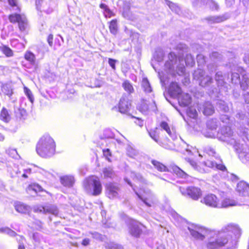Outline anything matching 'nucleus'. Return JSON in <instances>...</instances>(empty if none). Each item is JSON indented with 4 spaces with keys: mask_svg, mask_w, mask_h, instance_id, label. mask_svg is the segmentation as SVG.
Returning a JSON list of instances; mask_svg holds the SVG:
<instances>
[{
    "mask_svg": "<svg viewBox=\"0 0 249 249\" xmlns=\"http://www.w3.org/2000/svg\"><path fill=\"white\" fill-rule=\"evenodd\" d=\"M241 234L242 231L238 225L232 223L224 226L220 231L210 230L207 247L209 249H216L227 244H229L230 247H235Z\"/></svg>",
    "mask_w": 249,
    "mask_h": 249,
    "instance_id": "1",
    "label": "nucleus"
},
{
    "mask_svg": "<svg viewBox=\"0 0 249 249\" xmlns=\"http://www.w3.org/2000/svg\"><path fill=\"white\" fill-rule=\"evenodd\" d=\"M135 177L136 179L142 184L139 191H137V189L133 186L128 179L125 178V181L132 187L135 194L147 207H152L157 201L156 196L150 190L143 188V185H148L149 183L140 174H135Z\"/></svg>",
    "mask_w": 249,
    "mask_h": 249,
    "instance_id": "2",
    "label": "nucleus"
},
{
    "mask_svg": "<svg viewBox=\"0 0 249 249\" xmlns=\"http://www.w3.org/2000/svg\"><path fill=\"white\" fill-rule=\"evenodd\" d=\"M37 153L41 157L50 158L54 154L55 143L53 139L48 135H44L38 141L36 146Z\"/></svg>",
    "mask_w": 249,
    "mask_h": 249,
    "instance_id": "3",
    "label": "nucleus"
},
{
    "mask_svg": "<svg viewBox=\"0 0 249 249\" xmlns=\"http://www.w3.org/2000/svg\"><path fill=\"white\" fill-rule=\"evenodd\" d=\"M169 61L166 62L165 67L167 72L171 74H175L176 72L181 75L184 73L185 68L184 65V60L182 57H177L174 53H170L168 55Z\"/></svg>",
    "mask_w": 249,
    "mask_h": 249,
    "instance_id": "4",
    "label": "nucleus"
},
{
    "mask_svg": "<svg viewBox=\"0 0 249 249\" xmlns=\"http://www.w3.org/2000/svg\"><path fill=\"white\" fill-rule=\"evenodd\" d=\"M204 151L208 155L211 156V160H208L202 163V165L206 167L212 168L213 169H217L221 171H225L226 168L222 163V161L221 160L218 154H217L215 150L210 147L206 146L204 148Z\"/></svg>",
    "mask_w": 249,
    "mask_h": 249,
    "instance_id": "5",
    "label": "nucleus"
},
{
    "mask_svg": "<svg viewBox=\"0 0 249 249\" xmlns=\"http://www.w3.org/2000/svg\"><path fill=\"white\" fill-rule=\"evenodd\" d=\"M9 5L12 7V10L15 11V14H11L9 16V19L12 23H18V27L21 31L25 30L28 26L26 18L24 15L18 14L17 13L20 11V8L18 3V0H8Z\"/></svg>",
    "mask_w": 249,
    "mask_h": 249,
    "instance_id": "6",
    "label": "nucleus"
},
{
    "mask_svg": "<svg viewBox=\"0 0 249 249\" xmlns=\"http://www.w3.org/2000/svg\"><path fill=\"white\" fill-rule=\"evenodd\" d=\"M194 76L199 80V84L202 87L208 90L210 92L213 93L216 89L214 88V81L212 77L201 69H198L194 73Z\"/></svg>",
    "mask_w": 249,
    "mask_h": 249,
    "instance_id": "7",
    "label": "nucleus"
},
{
    "mask_svg": "<svg viewBox=\"0 0 249 249\" xmlns=\"http://www.w3.org/2000/svg\"><path fill=\"white\" fill-rule=\"evenodd\" d=\"M84 187L87 193L97 196L102 192V187L99 178L95 176L87 178L84 182Z\"/></svg>",
    "mask_w": 249,
    "mask_h": 249,
    "instance_id": "8",
    "label": "nucleus"
},
{
    "mask_svg": "<svg viewBox=\"0 0 249 249\" xmlns=\"http://www.w3.org/2000/svg\"><path fill=\"white\" fill-rule=\"evenodd\" d=\"M218 139L223 142L233 143L236 142V134L234 133L231 128L229 126L222 127L217 132Z\"/></svg>",
    "mask_w": 249,
    "mask_h": 249,
    "instance_id": "9",
    "label": "nucleus"
},
{
    "mask_svg": "<svg viewBox=\"0 0 249 249\" xmlns=\"http://www.w3.org/2000/svg\"><path fill=\"white\" fill-rule=\"evenodd\" d=\"M179 190L182 195L188 196L194 200H197L202 196L201 189L195 186H189L186 188L181 187Z\"/></svg>",
    "mask_w": 249,
    "mask_h": 249,
    "instance_id": "10",
    "label": "nucleus"
},
{
    "mask_svg": "<svg viewBox=\"0 0 249 249\" xmlns=\"http://www.w3.org/2000/svg\"><path fill=\"white\" fill-rule=\"evenodd\" d=\"M191 235L194 238L200 240L204 239L205 236H208L210 230L197 225H192L188 227Z\"/></svg>",
    "mask_w": 249,
    "mask_h": 249,
    "instance_id": "11",
    "label": "nucleus"
},
{
    "mask_svg": "<svg viewBox=\"0 0 249 249\" xmlns=\"http://www.w3.org/2000/svg\"><path fill=\"white\" fill-rule=\"evenodd\" d=\"M129 229V232L135 237H139L142 231V228L144 226L140 223L133 219L129 218L127 221Z\"/></svg>",
    "mask_w": 249,
    "mask_h": 249,
    "instance_id": "12",
    "label": "nucleus"
},
{
    "mask_svg": "<svg viewBox=\"0 0 249 249\" xmlns=\"http://www.w3.org/2000/svg\"><path fill=\"white\" fill-rule=\"evenodd\" d=\"M107 195L110 199L118 198L121 194L120 188L115 183H109L107 184Z\"/></svg>",
    "mask_w": 249,
    "mask_h": 249,
    "instance_id": "13",
    "label": "nucleus"
},
{
    "mask_svg": "<svg viewBox=\"0 0 249 249\" xmlns=\"http://www.w3.org/2000/svg\"><path fill=\"white\" fill-rule=\"evenodd\" d=\"M201 202L207 206L213 208H219V201L217 196L212 194L205 196Z\"/></svg>",
    "mask_w": 249,
    "mask_h": 249,
    "instance_id": "14",
    "label": "nucleus"
},
{
    "mask_svg": "<svg viewBox=\"0 0 249 249\" xmlns=\"http://www.w3.org/2000/svg\"><path fill=\"white\" fill-rule=\"evenodd\" d=\"M35 211L37 213H43L44 214H52L56 216L58 214V210L54 205H49L46 206H39L35 209Z\"/></svg>",
    "mask_w": 249,
    "mask_h": 249,
    "instance_id": "15",
    "label": "nucleus"
},
{
    "mask_svg": "<svg viewBox=\"0 0 249 249\" xmlns=\"http://www.w3.org/2000/svg\"><path fill=\"white\" fill-rule=\"evenodd\" d=\"M131 104V101L126 95H123L119 104V109L120 112L126 113L130 110Z\"/></svg>",
    "mask_w": 249,
    "mask_h": 249,
    "instance_id": "16",
    "label": "nucleus"
},
{
    "mask_svg": "<svg viewBox=\"0 0 249 249\" xmlns=\"http://www.w3.org/2000/svg\"><path fill=\"white\" fill-rule=\"evenodd\" d=\"M230 17V14L225 13L222 15L209 16L205 18V20L209 24L219 23L226 20Z\"/></svg>",
    "mask_w": 249,
    "mask_h": 249,
    "instance_id": "17",
    "label": "nucleus"
},
{
    "mask_svg": "<svg viewBox=\"0 0 249 249\" xmlns=\"http://www.w3.org/2000/svg\"><path fill=\"white\" fill-rule=\"evenodd\" d=\"M236 191L240 196H249V184L244 181H240L237 184Z\"/></svg>",
    "mask_w": 249,
    "mask_h": 249,
    "instance_id": "18",
    "label": "nucleus"
},
{
    "mask_svg": "<svg viewBox=\"0 0 249 249\" xmlns=\"http://www.w3.org/2000/svg\"><path fill=\"white\" fill-rule=\"evenodd\" d=\"M0 232L5 233L11 237H16L18 245L24 244L25 242V239L22 236L18 235L16 232L8 228H0Z\"/></svg>",
    "mask_w": 249,
    "mask_h": 249,
    "instance_id": "19",
    "label": "nucleus"
},
{
    "mask_svg": "<svg viewBox=\"0 0 249 249\" xmlns=\"http://www.w3.org/2000/svg\"><path fill=\"white\" fill-rule=\"evenodd\" d=\"M169 92L172 97L176 98L182 93V91L177 83L172 82L170 84Z\"/></svg>",
    "mask_w": 249,
    "mask_h": 249,
    "instance_id": "20",
    "label": "nucleus"
},
{
    "mask_svg": "<svg viewBox=\"0 0 249 249\" xmlns=\"http://www.w3.org/2000/svg\"><path fill=\"white\" fill-rule=\"evenodd\" d=\"M160 127L162 130H164L167 132L172 139L174 140L177 139V135L175 130L173 128L171 129L167 123L162 121L160 123Z\"/></svg>",
    "mask_w": 249,
    "mask_h": 249,
    "instance_id": "21",
    "label": "nucleus"
},
{
    "mask_svg": "<svg viewBox=\"0 0 249 249\" xmlns=\"http://www.w3.org/2000/svg\"><path fill=\"white\" fill-rule=\"evenodd\" d=\"M200 111L206 116L211 115L214 112V108L210 102H206L201 106L199 107Z\"/></svg>",
    "mask_w": 249,
    "mask_h": 249,
    "instance_id": "22",
    "label": "nucleus"
},
{
    "mask_svg": "<svg viewBox=\"0 0 249 249\" xmlns=\"http://www.w3.org/2000/svg\"><path fill=\"white\" fill-rule=\"evenodd\" d=\"M180 106L187 107L191 102V97L188 93H181L178 97Z\"/></svg>",
    "mask_w": 249,
    "mask_h": 249,
    "instance_id": "23",
    "label": "nucleus"
},
{
    "mask_svg": "<svg viewBox=\"0 0 249 249\" xmlns=\"http://www.w3.org/2000/svg\"><path fill=\"white\" fill-rule=\"evenodd\" d=\"M60 182L64 186L71 187L74 183V178L72 176L66 175L60 178Z\"/></svg>",
    "mask_w": 249,
    "mask_h": 249,
    "instance_id": "24",
    "label": "nucleus"
},
{
    "mask_svg": "<svg viewBox=\"0 0 249 249\" xmlns=\"http://www.w3.org/2000/svg\"><path fill=\"white\" fill-rule=\"evenodd\" d=\"M238 205V202L235 200L226 197L224 198L221 203L219 202V208H227Z\"/></svg>",
    "mask_w": 249,
    "mask_h": 249,
    "instance_id": "25",
    "label": "nucleus"
},
{
    "mask_svg": "<svg viewBox=\"0 0 249 249\" xmlns=\"http://www.w3.org/2000/svg\"><path fill=\"white\" fill-rule=\"evenodd\" d=\"M238 157L243 163L249 161V149L247 147L243 148L238 152Z\"/></svg>",
    "mask_w": 249,
    "mask_h": 249,
    "instance_id": "26",
    "label": "nucleus"
},
{
    "mask_svg": "<svg viewBox=\"0 0 249 249\" xmlns=\"http://www.w3.org/2000/svg\"><path fill=\"white\" fill-rule=\"evenodd\" d=\"M17 212L22 213H27L30 211V207L20 202L16 203L15 206Z\"/></svg>",
    "mask_w": 249,
    "mask_h": 249,
    "instance_id": "27",
    "label": "nucleus"
},
{
    "mask_svg": "<svg viewBox=\"0 0 249 249\" xmlns=\"http://www.w3.org/2000/svg\"><path fill=\"white\" fill-rule=\"evenodd\" d=\"M237 71L238 72H231V81L232 83H234L235 84H237L239 82H240V76L238 72L240 73L241 74L243 75V74H244L243 73L244 72V70L240 67H237Z\"/></svg>",
    "mask_w": 249,
    "mask_h": 249,
    "instance_id": "28",
    "label": "nucleus"
},
{
    "mask_svg": "<svg viewBox=\"0 0 249 249\" xmlns=\"http://www.w3.org/2000/svg\"><path fill=\"white\" fill-rule=\"evenodd\" d=\"M186 160L195 170L201 173L207 172V170L205 169L203 167H201V166L197 165L196 162L195 160L189 158L186 159Z\"/></svg>",
    "mask_w": 249,
    "mask_h": 249,
    "instance_id": "29",
    "label": "nucleus"
},
{
    "mask_svg": "<svg viewBox=\"0 0 249 249\" xmlns=\"http://www.w3.org/2000/svg\"><path fill=\"white\" fill-rule=\"evenodd\" d=\"M235 117L236 119L239 120L240 123L243 125L249 126V120L245 114L238 112L236 114Z\"/></svg>",
    "mask_w": 249,
    "mask_h": 249,
    "instance_id": "30",
    "label": "nucleus"
},
{
    "mask_svg": "<svg viewBox=\"0 0 249 249\" xmlns=\"http://www.w3.org/2000/svg\"><path fill=\"white\" fill-rule=\"evenodd\" d=\"M11 117L7 109L3 107L0 111V119L4 122L8 123Z\"/></svg>",
    "mask_w": 249,
    "mask_h": 249,
    "instance_id": "31",
    "label": "nucleus"
},
{
    "mask_svg": "<svg viewBox=\"0 0 249 249\" xmlns=\"http://www.w3.org/2000/svg\"><path fill=\"white\" fill-rule=\"evenodd\" d=\"M219 125V122L216 119H212L208 121L207 128L211 130H215Z\"/></svg>",
    "mask_w": 249,
    "mask_h": 249,
    "instance_id": "32",
    "label": "nucleus"
},
{
    "mask_svg": "<svg viewBox=\"0 0 249 249\" xmlns=\"http://www.w3.org/2000/svg\"><path fill=\"white\" fill-rule=\"evenodd\" d=\"M1 90L4 94L9 97H11L13 94V89L10 84H3L1 86Z\"/></svg>",
    "mask_w": 249,
    "mask_h": 249,
    "instance_id": "33",
    "label": "nucleus"
},
{
    "mask_svg": "<svg viewBox=\"0 0 249 249\" xmlns=\"http://www.w3.org/2000/svg\"><path fill=\"white\" fill-rule=\"evenodd\" d=\"M151 163L154 167L160 172H165L167 170V167L164 165L157 160H152Z\"/></svg>",
    "mask_w": 249,
    "mask_h": 249,
    "instance_id": "34",
    "label": "nucleus"
},
{
    "mask_svg": "<svg viewBox=\"0 0 249 249\" xmlns=\"http://www.w3.org/2000/svg\"><path fill=\"white\" fill-rule=\"evenodd\" d=\"M158 128L154 129H151L148 131V134L150 137L158 144H160V142L159 141V136L157 132Z\"/></svg>",
    "mask_w": 249,
    "mask_h": 249,
    "instance_id": "35",
    "label": "nucleus"
},
{
    "mask_svg": "<svg viewBox=\"0 0 249 249\" xmlns=\"http://www.w3.org/2000/svg\"><path fill=\"white\" fill-rule=\"evenodd\" d=\"M215 79L218 87L223 86L225 84L224 75L221 71H218L216 73Z\"/></svg>",
    "mask_w": 249,
    "mask_h": 249,
    "instance_id": "36",
    "label": "nucleus"
},
{
    "mask_svg": "<svg viewBox=\"0 0 249 249\" xmlns=\"http://www.w3.org/2000/svg\"><path fill=\"white\" fill-rule=\"evenodd\" d=\"M164 56L163 51L160 48L157 49L154 53V57L158 62H161Z\"/></svg>",
    "mask_w": 249,
    "mask_h": 249,
    "instance_id": "37",
    "label": "nucleus"
},
{
    "mask_svg": "<svg viewBox=\"0 0 249 249\" xmlns=\"http://www.w3.org/2000/svg\"><path fill=\"white\" fill-rule=\"evenodd\" d=\"M173 171L178 177L185 178L188 175L184 171L177 166L173 167Z\"/></svg>",
    "mask_w": 249,
    "mask_h": 249,
    "instance_id": "38",
    "label": "nucleus"
},
{
    "mask_svg": "<svg viewBox=\"0 0 249 249\" xmlns=\"http://www.w3.org/2000/svg\"><path fill=\"white\" fill-rule=\"evenodd\" d=\"M240 87L245 92L248 89L249 81V78L246 74H243V79L241 82H240Z\"/></svg>",
    "mask_w": 249,
    "mask_h": 249,
    "instance_id": "39",
    "label": "nucleus"
},
{
    "mask_svg": "<svg viewBox=\"0 0 249 249\" xmlns=\"http://www.w3.org/2000/svg\"><path fill=\"white\" fill-rule=\"evenodd\" d=\"M142 85L145 92L150 93L152 91L150 84L146 78H144L142 79Z\"/></svg>",
    "mask_w": 249,
    "mask_h": 249,
    "instance_id": "40",
    "label": "nucleus"
},
{
    "mask_svg": "<svg viewBox=\"0 0 249 249\" xmlns=\"http://www.w3.org/2000/svg\"><path fill=\"white\" fill-rule=\"evenodd\" d=\"M109 31L111 34L115 35L118 31L117 21L116 19H113L110 22Z\"/></svg>",
    "mask_w": 249,
    "mask_h": 249,
    "instance_id": "41",
    "label": "nucleus"
},
{
    "mask_svg": "<svg viewBox=\"0 0 249 249\" xmlns=\"http://www.w3.org/2000/svg\"><path fill=\"white\" fill-rule=\"evenodd\" d=\"M217 107L221 111L227 112L229 110V108L226 103L223 100H219L217 103Z\"/></svg>",
    "mask_w": 249,
    "mask_h": 249,
    "instance_id": "42",
    "label": "nucleus"
},
{
    "mask_svg": "<svg viewBox=\"0 0 249 249\" xmlns=\"http://www.w3.org/2000/svg\"><path fill=\"white\" fill-rule=\"evenodd\" d=\"M122 86L124 89L129 94L133 92V87L129 81L125 80L123 83Z\"/></svg>",
    "mask_w": 249,
    "mask_h": 249,
    "instance_id": "43",
    "label": "nucleus"
},
{
    "mask_svg": "<svg viewBox=\"0 0 249 249\" xmlns=\"http://www.w3.org/2000/svg\"><path fill=\"white\" fill-rule=\"evenodd\" d=\"M26 60L28 61L31 64L34 65L36 62L35 54L31 52H27L24 55Z\"/></svg>",
    "mask_w": 249,
    "mask_h": 249,
    "instance_id": "44",
    "label": "nucleus"
},
{
    "mask_svg": "<svg viewBox=\"0 0 249 249\" xmlns=\"http://www.w3.org/2000/svg\"><path fill=\"white\" fill-rule=\"evenodd\" d=\"M42 2V0H36V3L37 10L40 11H43L46 12L47 14L51 13L53 11L52 9L49 8L46 9L44 5L43 6L42 8H41V6Z\"/></svg>",
    "mask_w": 249,
    "mask_h": 249,
    "instance_id": "45",
    "label": "nucleus"
},
{
    "mask_svg": "<svg viewBox=\"0 0 249 249\" xmlns=\"http://www.w3.org/2000/svg\"><path fill=\"white\" fill-rule=\"evenodd\" d=\"M103 172L105 178H112L114 176V172L111 167L104 168Z\"/></svg>",
    "mask_w": 249,
    "mask_h": 249,
    "instance_id": "46",
    "label": "nucleus"
},
{
    "mask_svg": "<svg viewBox=\"0 0 249 249\" xmlns=\"http://www.w3.org/2000/svg\"><path fill=\"white\" fill-rule=\"evenodd\" d=\"M0 50L7 57L13 56V53L12 50L6 46L0 47Z\"/></svg>",
    "mask_w": 249,
    "mask_h": 249,
    "instance_id": "47",
    "label": "nucleus"
},
{
    "mask_svg": "<svg viewBox=\"0 0 249 249\" xmlns=\"http://www.w3.org/2000/svg\"><path fill=\"white\" fill-rule=\"evenodd\" d=\"M185 62L187 66L192 67L195 64V60L191 54H187L185 58Z\"/></svg>",
    "mask_w": 249,
    "mask_h": 249,
    "instance_id": "48",
    "label": "nucleus"
},
{
    "mask_svg": "<svg viewBox=\"0 0 249 249\" xmlns=\"http://www.w3.org/2000/svg\"><path fill=\"white\" fill-rule=\"evenodd\" d=\"M188 116L191 118L196 119L197 117V113L196 109L193 107H189L187 110Z\"/></svg>",
    "mask_w": 249,
    "mask_h": 249,
    "instance_id": "49",
    "label": "nucleus"
},
{
    "mask_svg": "<svg viewBox=\"0 0 249 249\" xmlns=\"http://www.w3.org/2000/svg\"><path fill=\"white\" fill-rule=\"evenodd\" d=\"M28 190L34 191L35 192H41L43 191V189L40 185L38 184L33 183L30 185L28 187Z\"/></svg>",
    "mask_w": 249,
    "mask_h": 249,
    "instance_id": "50",
    "label": "nucleus"
},
{
    "mask_svg": "<svg viewBox=\"0 0 249 249\" xmlns=\"http://www.w3.org/2000/svg\"><path fill=\"white\" fill-rule=\"evenodd\" d=\"M207 5L212 10H218L219 9V6L218 4L213 0H208L207 2Z\"/></svg>",
    "mask_w": 249,
    "mask_h": 249,
    "instance_id": "51",
    "label": "nucleus"
},
{
    "mask_svg": "<svg viewBox=\"0 0 249 249\" xmlns=\"http://www.w3.org/2000/svg\"><path fill=\"white\" fill-rule=\"evenodd\" d=\"M6 152L9 156L13 158L17 159L19 157L17 150L15 149L9 148L6 150Z\"/></svg>",
    "mask_w": 249,
    "mask_h": 249,
    "instance_id": "52",
    "label": "nucleus"
},
{
    "mask_svg": "<svg viewBox=\"0 0 249 249\" xmlns=\"http://www.w3.org/2000/svg\"><path fill=\"white\" fill-rule=\"evenodd\" d=\"M169 7L172 11L175 12L177 14L179 15L180 14L181 11L180 8L177 4L170 2L169 4Z\"/></svg>",
    "mask_w": 249,
    "mask_h": 249,
    "instance_id": "53",
    "label": "nucleus"
},
{
    "mask_svg": "<svg viewBox=\"0 0 249 249\" xmlns=\"http://www.w3.org/2000/svg\"><path fill=\"white\" fill-rule=\"evenodd\" d=\"M106 247L108 249H123V247L114 242H109L107 243Z\"/></svg>",
    "mask_w": 249,
    "mask_h": 249,
    "instance_id": "54",
    "label": "nucleus"
},
{
    "mask_svg": "<svg viewBox=\"0 0 249 249\" xmlns=\"http://www.w3.org/2000/svg\"><path fill=\"white\" fill-rule=\"evenodd\" d=\"M24 92H25V94L28 97V98L29 100H30V101L32 103H33L34 102V96H33V95L32 94V91L30 90V89H29L27 87H24Z\"/></svg>",
    "mask_w": 249,
    "mask_h": 249,
    "instance_id": "55",
    "label": "nucleus"
},
{
    "mask_svg": "<svg viewBox=\"0 0 249 249\" xmlns=\"http://www.w3.org/2000/svg\"><path fill=\"white\" fill-rule=\"evenodd\" d=\"M196 60L199 66L204 65L206 62L204 56L201 54L197 55Z\"/></svg>",
    "mask_w": 249,
    "mask_h": 249,
    "instance_id": "56",
    "label": "nucleus"
},
{
    "mask_svg": "<svg viewBox=\"0 0 249 249\" xmlns=\"http://www.w3.org/2000/svg\"><path fill=\"white\" fill-rule=\"evenodd\" d=\"M89 233L91 234L92 238L96 240L102 241L104 239L103 236L97 232H90Z\"/></svg>",
    "mask_w": 249,
    "mask_h": 249,
    "instance_id": "57",
    "label": "nucleus"
},
{
    "mask_svg": "<svg viewBox=\"0 0 249 249\" xmlns=\"http://www.w3.org/2000/svg\"><path fill=\"white\" fill-rule=\"evenodd\" d=\"M139 107L140 110L143 113L146 112L147 111H148L149 109L151 108V107H150L147 104L145 103H143V104L141 105Z\"/></svg>",
    "mask_w": 249,
    "mask_h": 249,
    "instance_id": "58",
    "label": "nucleus"
},
{
    "mask_svg": "<svg viewBox=\"0 0 249 249\" xmlns=\"http://www.w3.org/2000/svg\"><path fill=\"white\" fill-rule=\"evenodd\" d=\"M210 57L213 60L214 59L220 60L222 58L221 54L216 52H213L211 55Z\"/></svg>",
    "mask_w": 249,
    "mask_h": 249,
    "instance_id": "59",
    "label": "nucleus"
},
{
    "mask_svg": "<svg viewBox=\"0 0 249 249\" xmlns=\"http://www.w3.org/2000/svg\"><path fill=\"white\" fill-rule=\"evenodd\" d=\"M137 154V152L135 150L133 149L131 147H129L127 149V154L128 156L131 158H133Z\"/></svg>",
    "mask_w": 249,
    "mask_h": 249,
    "instance_id": "60",
    "label": "nucleus"
},
{
    "mask_svg": "<svg viewBox=\"0 0 249 249\" xmlns=\"http://www.w3.org/2000/svg\"><path fill=\"white\" fill-rule=\"evenodd\" d=\"M21 170L23 171V174L21 176L24 178H28V175L30 174L31 173V169L30 168H22Z\"/></svg>",
    "mask_w": 249,
    "mask_h": 249,
    "instance_id": "61",
    "label": "nucleus"
},
{
    "mask_svg": "<svg viewBox=\"0 0 249 249\" xmlns=\"http://www.w3.org/2000/svg\"><path fill=\"white\" fill-rule=\"evenodd\" d=\"M33 238L36 243H39L41 239V236L38 233H35L33 235Z\"/></svg>",
    "mask_w": 249,
    "mask_h": 249,
    "instance_id": "62",
    "label": "nucleus"
},
{
    "mask_svg": "<svg viewBox=\"0 0 249 249\" xmlns=\"http://www.w3.org/2000/svg\"><path fill=\"white\" fill-rule=\"evenodd\" d=\"M117 60L112 58L108 59V64L113 70L116 69L115 64Z\"/></svg>",
    "mask_w": 249,
    "mask_h": 249,
    "instance_id": "63",
    "label": "nucleus"
},
{
    "mask_svg": "<svg viewBox=\"0 0 249 249\" xmlns=\"http://www.w3.org/2000/svg\"><path fill=\"white\" fill-rule=\"evenodd\" d=\"M36 171L46 177L50 174L49 172L47 171L46 170L40 167H37V169L36 170Z\"/></svg>",
    "mask_w": 249,
    "mask_h": 249,
    "instance_id": "64",
    "label": "nucleus"
}]
</instances>
